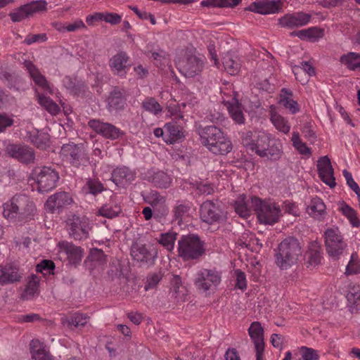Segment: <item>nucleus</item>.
<instances>
[{
    "label": "nucleus",
    "instance_id": "obj_1",
    "mask_svg": "<svg viewBox=\"0 0 360 360\" xmlns=\"http://www.w3.org/2000/svg\"><path fill=\"white\" fill-rule=\"evenodd\" d=\"M200 136L202 144L214 154L226 155L232 149L230 140L215 126H207L202 129Z\"/></svg>",
    "mask_w": 360,
    "mask_h": 360
},
{
    "label": "nucleus",
    "instance_id": "obj_2",
    "mask_svg": "<svg viewBox=\"0 0 360 360\" xmlns=\"http://www.w3.org/2000/svg\"><path fill=\"white\" fill-rule=\"evenodd\" d=\"M251 205L261 224L272 226L278 223L283 216L280 205L274 201L253 197Z\"/></svg>",
    "mask_w": 360,
    "mask_h": 360
},
{
    "label": "nucleus",
    "instance_id": "obj_3",
    "mask_svg": "<svg viewBox=\"0 0 360 360\" xmlns=\"http://www.w3.org/2000/svg\"><path fill=\"white\" fill-rule=\"evenodd\" d=\"M302 255L301 247L297 240L293 238L283 240L275 255L276 265L281 269H287L295 264Z\"/></svg>",
    "mask_w": 360,
    "mask_h": 360
},
{
    "label": "nucleus",
    "instance_id": "obj_4",
    "mask_svg": "<svg viewBox=\"0 0 360 360\" xmlns=\"http://www.w3.org/2000/svg\"><path fill=\"white\" fill-rule=\"evenodd\" d=\"M3 208V215L9 221L14 220L18 216L20 209L22 210L20 214L25 217L33 214L36 210L34 203L24 195L14 196L4 204Z\"/></svg>",
    "mask_w": 360,
    "mask_h": 360
},
{
    "label": "nucleus",
    "instance_id": "obj_5",
    "mask_svg": "<svg viewBox=\"0 0 360 360\" xmlns=\"http://www.w3.org/2000/svg\"><path fill=\"white\" fill-rule=\"evenodd\" d=\"M204 252L203 243L196 235L184 236L178 241L179 256L184 261L198 259Z\"/></svg>",
    "mask_w": 360,
    "mask_h": 360
},
{
    "label": "nucleus",
    "instance_id": "obj_6",
    "mask_svg": "<svg viewBox=\"0 0 360 360\" xmlns=\"http://www.w3.org/2000/svg\"><path fill=\"white\" fill-rule=\"evenodd\" d=\"M326 250L328 256L333 259H338L347 248V243L338 227L327 229L323 234Z\"/></svg>",
    "mask_w": 360,
    "mask_h": 360
},
{
    "label": "nucleus",
    "instance_id": "obj_7",
    "mask_svg": "<svg viewBox=\"0 0 360 360\" xmlns=\"http://www.w3.org/2000/svg\"><path fill=\"white\" fill-rule=\"evenodd\" d=\"M31 179L39 192H48L53 189L59 179L58 172L51 167H39L33 169Z\"/></svg>",
    "mask_w": 360,
    "mask_h": 360
},
{
    "label": "nucleus",
    "instance_id": "obj_8",
    "mask_svg": "<svg viewBox=\"0 0 360 360\" xmlns=\"http://www.w3.org/2000/svg\"><path fill=\"white\" fill-rule=\"evenodd\" d=\"M273 136L265 131H259L255 134L248 132L243 139V143L248 150L255 152L259 157L266 155L265 150L271 143Z\"/></svg>",
    "mask_w": 360,
    "mask_h": 360
},
{
    "label": "nucleus",
    "instance_id": "obj_9",
    "mask_svg": "<svg viewBox=\"0 0 360 360\" xmlns=\"http://www.w3.org/2000/svg\"><path fill=\"white\" fill-rule=\"evenodd\" d=\"M67 230L75 240L86 239L91 230L89 220L85 216L73 214L67 220Z\"/></svg>",
    "mask_w": 360,
    "mask_h": 360
},
{
    "label": "nucleus",
    "instance_id": "obj_10",
    "mask_svg": "<svg viewBox=\"0 0 360 360\" xmlns=\"http://www.w3.org/2000/svg\"><path fill=\"white\" fill-rule=\"evenodd\" d=\"M220 282L221 275L218 271L202 269L197 273L194 283L198 289L207 292L216 288Z\"/></svg>",
    "mask_w": 360,
    "mask_h": 360
},
{
    "label": "nucleus",
    "instance_id": "obj_11",
    "mask_svg": "<svg viewBox=\"0 0 360 360\" xmlns=\"http://www.w3.org/2000/svg\"><path fill=\"white\" fill-rule=\"evenodd\" d=\"M56 250L60 257L65 255L70 265L79 264L84 256V250L72 243L63 240L57 243Z\"/></svg>",
    "mask_w": 360,
    "mask_h": 360
},
{
    "label": "nucleus",
    "instance_id": "obj_12",
    "mask_svg": "<svg viewBox=\"0 0 360 360\" xmlns=\"http://www.w3.org/2000/svg\"><path fill=\"white\" fill-rule=\"evenodd\" d=\"M311 15L304 12L288 13L278 19V25L283 28L294 29L307 25Z\"/></svg>",
    "mask_w": 360,
    "mask_h": 360
},
{
    "label": "nucleus",
    "instance_id": "obj_13",
    "mask_svg": "<svg viewBox=\"0 0 360 360\" xmlns=\"http://www.w3.org/2000/svg\"><path fill=\"white\" fill-rule=\"evenodd\" d=\"M180 72L186 77H193L202 69L203 61L195 56H188L176 62Z\"/></svg>",
    "mask_w": 360,
    "mask_h": 360
},
{
    "label": "nucleus",
    "instance_id": "obj_14",
    "mask_svg": "<svg viewBox=\"0 0 360 360\" xmlns=\"http://www.w3.org/2000/svg\"><path fill=\"white\" fill-rule=\"evenodd\" d=\"M282 6V0H259L252 2L248 10L261 15H269L281 12Z\"/></svg>",
    "mask_w": 360,
    "mask_h": 360
},
{
    "label": "nucleus",
    "instance_id": "obj_15",
    "mask_svg": "<svg viewBox=\"0 0 360 360\" xmlns=\"http://www.w3.org/2000/svg\"><path fill=\"white\" fill-rule=\"evenodd\" d=\"M89 125L98 134L108 139L115 140L124 134L122 131L113 124L98 120H91L89 122Z\"/></svg>",
    "mask_w": 360,
    "mask_h": 360
},
{
    "label": "nucleus",
    "instance_id": "obj_16",
    "mask_svg": "<svg viewBox=\"0 0 360 360\" xmlns=\"http://www.w3.org/2000/svg\"><path fill=\"white\" fill-rule=\"evenodd\" d=\"M131 255L134 260L143 264H152L157 257V250L152 245H134Z\"/></svg>",
    "mask_w": 360,
    "mask_h": 360
},
{
    "label": "nucleus",
    "instance_id": "obj_17",
    "mask_svg": "<svg viewBox=\"0 0 360 360\" xmlns=\"http://www.w3.org/2000/svg\"><path fill=\"white\" fill-rule=\"evenodd\" d=\"M73 200L70 193L59 192L50 196L45 203V208L50 212H60L63 208L70 205Z\"/></svg>",
    "mask_w": 360,
    "mask_h": 360
},
{
    "label": "nucleus",
    "instance_id": "obj_18",
    "mask_svg": "<svg viewBox=\"0 0 360 360\" xmlns=\"http://www.w3.org/2000/svg\"><path fill=\"white\" fill-rule=\"evenodd\" d=\"M197 103L196 98L193 94H188L185 101L179 105H169L167 107V117H174V119H181L184 117V113L188 112L194 108Z\"/></svg>",
    "mask_w": 360,
    "mask_h": 360
},
{
    "label": "nucleus",
    "instance_id": "obj_19",
    "mask_svg": "<svg viewBox=\"0 0 360 360\" xmlns=\"http://www.w3.org/2000/svg\"><path fill=\"white\" fill-rule=\"evenodd\" d=\"M60 155L65 160L78 166L84 158V153L82 146L70 143L62 146Z\"/></svg>",
    "mask_w": 360,
    "mask_h": 360
},
{
    "label": "nucleus",
    "instance_id": "obj_20",
    "mask_svg": "<svg viewBox=\"0 0 360 360\" xmlns=\"http://www.w3.org/2000/svg\"><path fill=\"white\" fill-rule=\"evenodd\" d=\"M319 176L321 179L330 188L335 186L333 169L328 156L321 157L317 163Z\"/></svg>",
    "mask_w": 360,
    "mask_h": 360
},
{
    "label": "nucleus",
    "instance_id": "obj_21",
    "mask_svg": "<svg viewBox=\"0 0 360 360\" xmlns=\"http://www.w3.org/2000/svg\"><path fill=\"white\" fill-rule=\"evenodd\" d=\"M10 156L22 162H30L34 159L32 148L20 145H9L6 148Z\"/></svg>",
    "mask_w": 360,
    "mask_h": 360
},
{
    "label": "nucleus",
    "instance_id": "obj_22",
    "mask_svg": "<svg viewBox=\"0 0 360 360\" xmlns=\"http://www.w3.org/2000/svg\"><path fill=\"white\" fill-rule=\"evenodd\" d=\"M269 119L278 131L284 134H288L290 132L291 126L288 120L278 113L274 105H271L269 108Z\"/></svg>",
    "mask_w": 360,
    "mask_h": 360
},
{
    "label": "nucleus",
    "instance_id": "obj_23",
    "mask_svg": "<svg viewBox=\"0 0 360 360\" xmlns=\"http://www.w3.org/2000/svg\"><path fill=\"white\" fill-rule=\"evenodd\" d=\"M200 216L201 219L207 224H213L220 218L217 207L212 201H205L200 206Z\"/></svg>",
    "mask_w": 360,
    "mask_h": 360
},
{
    "label": "nucleus",
    "instance_id": "obj_24",
    "mask_svg": "<svg viewBox=\"0 0 360 360\" xmlns=\"http://www.w3.org/2000/svg\"><path fill=\"white\" fill-rule=\"evenodd\" d=\"M129 57L124 52H120L113 56L109 62L111 70L118 75H124L129 67Z\"/></svg>",
    "mask_w": 360,
    "mask_h": 360
},
{
    "label": "nucleus",
    "instance_id": "obj_25",
    "mask_svg": "<svg viewBox=\"0 0 360 360\" xmlns=\"http://www.w3.org/2000/svg\"><path fill=\"white\" fill-rule=\"evenodd\" d=\"M254 196L248 198L245 194H239L233 202V207L236 212L243 218H248L252 213L251 198Z\"/></svg>",
    "mask_w": 360,
    "mask_h": 360
},
{
    "label": "nucleus",
    "instance_id": "obj_26",
    "mask_svg": "<svg viewBox=\"0 0 360 360\" xmlns=\"http://www.w3.org/2000/svg\"><path fill=\"white\" fill-rule=\"evenodd\" d=\"M135 179V173L126 167L116 168L112 174V181L118 186H124Z\"/></svg>",
    "mask_w": 360,
    "mask_h": 360
},
{
    "label": "nucleus",
    "instance_id": "obj_27",
    "mask_svg": "<svg viewBox=\"0 0 360 360\" xmlns=\"http://www.w3.org/2000/svg\"><path fill=\"white\" fill-rule=\"evenodd\" d=\"M25 65L30 73V77L33 79L35 84L38 86V88H41V89L46 90L52 94L53 90L47 83L45 77L39 72V70L35 68L32 62L25 61Z\"/></svg>",
    "mask_w": 360,
    "mask_h": 360
},
{
    "label": "nucleus",
    "instance_id": "obj_28",
    "mask_svg": "<svg viewBox=\"0 0 360 360\" xmlns=\"http://www.w3.org/2000/svg\"><path fill=\"white\" fill-rule=\"evenodd\" d=\"M224 102L232 120L237 124H243L245 121L244 114L238 101L236 98H233L231 101Z\"/></svg>",
    "mask_w": 360,
    "mask_h": 360
},
{
    "label": "nucleus",
    "instance_id": "obj_29",
    "mask_svg": "<svg viewBox=\"0 0 360 360\" xmlns=\"http://www.w3.org/2000/svg\"><path fill=\"white\" fill-rule=\"evenodd\" d=\"M32 357L34 360H52L46 347L39 340H32L30 344Z\"/></svg>",
    "mask_w": 360,
    "mask_h": 360
},
{
    "label": "nucleus",
    "instance_id": "obj_30",
    "mask_svg": "<svg viewBox=\"0 0 360 360\" xmlns=\"http://www.w3.org/2000/svg\"><path fill=\"white\" fill-rule=\"evenodd\" d=\"M296 79L302 84H305L309 80V77L315 74L314 69L308 62H303L301 66H294L292 68Z\"/></svg>",
    "mask_w": 360,
    "mask_h": 360
},
{
    "label": "nucleus",
    "instance_id": "obj_31",
    "mask_svg": "<svg viewBox=\"0 0 360 360\" xmlns=\"http://www.w3.org/2000/svg\"><path fill=\"white\" fill-rule=\"evenodd\" d=\"M290 35L297 37L302 40L316 41L323 37V31L318 27H312L297 32H293Z\"/></svg>",
    "mask_w": 360,
    "mask_h": 360
},
{
    "label": "nucleus",
    "instance_id": "obj_32",
    "mask_svg": "<svg viewBox=\"0 0 360 360\" xmlns=\"http://www.w3.org/2000/svg\"><path fill=\"white\" fill-rule=\"evenodd\" d=\"M266 155L261 158H266L271 160H277L280 159L283 153V146L281 141L273 136L271 143L267 146L265 150Z\"/></svg>",
    "mask_w": 360,
    "mask_h": 360
},
{
    "label": "nucleus",
    "instance_id": "obj_33",
    "mask_svg": "<svg viewBox=\"0 0 360 360\" xmlns=\"http://www.w3.org/2000/svg\"><path fill=\"white\" fill-rule=\"evenodd\" d=\"M20 278V276L15 266L6 265L0 269V284L15 282Z\"/></svg>",
    "mask_w": 360,
    "mask_h": 360
},
{
    "label": "nucleus",
    "instance_id": "obj_34",
    "mask_svg": "<svg viewBox=\"0 0 360 360\" xmlns=\"http://www.w3.org/2000/svg\"><path fill=\"white\" fill-rule=\"evenodd\" d=\"M338 210L347 219L352 227L358 228L360 226V219L356 212L352 207L345 202H340L338 204Z\"/></svg>",
    "mask_w": 360,
    "mask_h": 360
},
{
    "label": "nucleus",
    "instance_id": "obj_35",
    "mask_svg": "<svg viewBox=\"0 0 360 360\" xmlns=\"http://www.w3.org/2000/svg\"><path fill=\"white\" fill-rule=\"evenodd\" d=\"M224 70L231 75H237L240 70L239 59L235 55L227 53L222 59Z\"/></svg>",
    "mask_w": 360,
    "mask_h": 360
},
{
    "label": "nucleus",
    "instance_id": "obj_36",
    "mask_svg": "<svg viewBox=\"0 0 360 360\" xmlns=\"http://www.w3.org/2000/svg\"><path fill=\"white\" fill-rule=\"evenodd\" d=\"M279 103L292 114H295L300 111L298 103L293 99L292 92L285 89L281 90Z\"/></svg>",
    "mask_w": 360,
    "mask_h": 360
},
{
    "label": "nucleus",
    "instance_id": "obj_37",
    "mask_svg": "<svg viewBox=\"0 0 360 360\" xmlns=\"http://www.w3.org/2000/svg\"><path fill=\"white\" fill-rule=\"evenodd\" d=\"M248 333L255 347L260 349L262 346H264V330L259 322H253L248 329Z\"/></svg>",
    "mask_w": 360,
    "mask_h": 360
},
{
    "label": "nucleus",
    "instance_id": "obj_38",
    "mask_svg": "<svg viewBox=\"0 0 360 360\" xmlns=\"http://www.w3.org/2000/svg\"><path fill=\"white\" fill-rule=\"evenodd\" d=\"M165 128L166 131L165 141L167 143L172 144L178 142L184 137L181 129L173 123L165 124Z\"/></svg>",
    "mask_w": 360,
    "mask_h": 360
},
{
    "label": "nucleus",
    "instance_id": "obj_39",
    "mask_svg": "<svg viewBox=\"0 0 360 360\" xmlns=\"http://www.w3.org/2000/svg\"><path fill=\"white\" fill-rule=\"evenodd\" d=\"M307 212L313 218L320 219L325 214L326 205L321 198L316 197L311 200Z\"/></svg>",
    "mask_w": 360,
    "mask_h": 360
},
{
    "label": "nucleus",
    "instance_id": "obj_40",
    "mask_svg": "<svg viewBox=\"0 0 360 360\" xmlns=\"http://www.w3.org/2000/svg\"><path fill=\"white\" fill-rule=\"evenodd\" d=\"M340 62L349 70L360 71V53L349 52L344 54Z\"/></svg>",
    "mask_w": 360,
    "mask_h": 360
},
{
    "label": "nucleus",
    "instance_id": "obj_41",
    "mask_svg": "<svg viewBox=\"0 0 360 360\" xmlns=\"http://www.w3.org/2000/svg\"><path fill=\"white\" fill-rule=\"evenodd\" d=\"M348 307L352 313L360 309V286L353 288L347 295Z\"/></svg>",
    "mask_w": 360,
    "mask_h": 360
},
{
    "label": "nucleus",
    "instance_id": "obj_42",
    "mask_svg": "<svg viewBox=\"0 0 360 360\" xmlns=\"http://www.w3.org/2000/svg\"><path fill=\"white\" fill-rule=\"evenodd\" d=\"M87 321L88 317L82 314H75L70 316H65L61 318L62 323L68 326H84L87 323Z\"/></svg>",
    "mask_w": 360,
    "mask_h": 360
},
{
    "label": "nucleus",
    "instance_id": "obj_43",
    "mask_svg": "<svg viewBox=\"0 0 360 360\" xmlns=\"http://www.w3.org/2000/svg\"><path fill=\"white\" fill-rule=\"evenodd\" d=\"M121 212V207L119 205L109 202L101 207L98 210V214L108 218L117 217Z\"/></svg>",
    "mask_w": 360,
    "mask_h": 360
},
{
    "label": "nucleus",
    "instance_id": "obj_44",
    "mask_svg": "<svg viewBox=\"0 0 360 360\" xmlns=\"http://www.w3.org/2000/svg\"><path fill=\"white\" fill-rule=\"evenodd\" d=\"M176 240V233L174 231H169L162 233L160 236L158 242L168 251H172L174 248Z\"/></svg>",
    "mask_w": 360,
    "mask_h": 360
},
{
    "label": "nucleus",
    "instance_id": "obj_45",
    "mask_svg": "<svg viewBox=\"0 0 360 360\" xmlns=\"http://www.w3.org/2000/svg\"><path fill=\"white\" fill-rule=\"evenodd\" d=\"M170 292L175 298L183 299L186 290L184 286L181 285V278L178 276L173 277L172 281V287Z\"/></svg>",
    "mask_w": 360,
    "mask_h": 360
},
{
    "label": "nucleus",
    "instance_id": "obj_46",
    "mask_svg": "<svg viewBox=\"0 0 360 360\" xmlns=\"http://www.w3.org/2000/svg\"><path fill=\"white\" fill-rule=\"evenodd\" d=\"M39 282V280L37 276L34 275L32 276L22 293V297L29 300L37 294Z\"/></svg>",
    "mask_w": 360,
    "mask_h": 360
},
{
    "label": "nucleus",
    "instance_id": "obj_47",
    "mask_svg": "<svg viewBox=\"0 0 360 360\" xmlns=\"http://www.w3.org/2000/svg\"><path fill=\"white\" fill-rule=\"evenodd\" d=\"M360 274V259L356 252H353L346 266L345 274L354 275Z\"/></svg>",
    "mask_w": 360,
    "mask_h": 360
},
{
    "label": "nucleus",
    "instance_id": "obj_48",
    "mask_svg": "<svg viewBox=\"0 0 360 360\" xmlns=\"http://www.w3.org/2000/svg\"><path fill=\"white\" fill-rule=\"evenodd\" d=\"M291 141L295 149L302 155L309 156L311 155V149L304 143L297 132H293Z\"/></svg>",
    "mask_w": 360,
    "mask_h": 360
},
{
    "label": "nucleus",
    "instance_id": "obj_49",
    "mask_svg": "<svg viewBox=\"0 0 360 360\" xmlns=\"http://www.w3.org/2000/svg\"><path fill=\"white\" fill-rule=\"evenodd\" d=\"M38 94V101L39 104L43 106L51 115H57L60 111L58 105L52 100Z\"/></svg>",
    "mask_w": 360,
    "mask_h": 360
},
{
    "label": "nucleus",
    "instance_id": "obj_50",
    "mask_svg": "<svg viewBox=\"0 0 360 360\" xmlns=\"http://www.w3.org/2000/svg\"><path fill=\"white\" fill-rule=\"evenodd\" d=\"M30 17L47 10V2L45 0L34 1L25 4Z\"/></svg>",
    "mask_w": 360,
    "mask_h": 360
},
{
    "label": "nucleus",
    "instance_id": "obj_51",
    "mask_svg": "<svg viewBox=\"0 0 360 360\" xmlns=\"http://www.w3.org/2000/svg\"><path fill=\"white\" fill-rule=\"evenodd\" d=\"M9 16L13 22H18L29 18L30 15L25 4H24L11 11Z\"/></svg>",
    "mask_w": 360,
    "mask_h": 360
},
{
    "label": "nucleus",
    "instance_id": "obj_52",
    "mask_svg": "<svg viewBox=\"0 0 360 360\" xmlns=\"http://www.w3.org/2000/svg\"><path fill=\"white\" fill-rule=\"evenodd\" d=\"M103 190V185L96 180H89L82 188V192L84 194L96 195L101 193Z\"/></svg>",
    "mask_w": 360,
    "mask_h": 360
},
{
    "label": "nucleus",
    "instance_id": "obj_53",
    "mask_svg": "<svg viewBox=\"0 0 360 360\" xmlns=\"http://www.w3.org/2000/svg\"><path fill=\"white\" fill-rule=\"evenodd\" d=\"M142 105L146 110L154 115H158L162 110V108L159 103L152 97L146 98L143 101Z\"/></svg>",
    "mask_w": 360,
    "mask_h": 360
},
{
    "label": "nucleus",
    "instance_id": "obj_54",
    "mask_svg": "<svg viewBox=\"0 0 360 360\" xmlns=\"http://www.w3.org/2000/svg\"><path fill=\"white\" fill-rule=\"evenodd\" d=\"M306 257L309 264L314 266L320 264L322 259V256L316 245L314 246V249L307 252Z\"/></svg>",
    "mask_w": 360,
    "mask_h": 360
},
{
    "label": "nucleus",
    "instance_id": "obj_55",
    "mask_svg": "<svg viewBox=\"0 0 360 360\" xmlns=\"http://www.w3.org/2000/svg\"><path fill=\"white\" fill-rule=\"evenodd\" d=\"M301 356L303 360H319V355L316 350L307 347H301L300 348Z\"/></svg>",
    "mask_w": 360,
    "mask_h": 360
},
{
    "label": "nucleus",
    "instance_id": "obj_56",
    "mask_svg": "<svg viewBox=\"0 0 360 360\" xmlns=\"http://www.w3.org/2000/svg\"><path fill=\"white\" fill-rule=\"evenodd\" d=\"M162 279V274L156 273L148 276L145 285V290H149L156 287Z\"/></svg>",
    "mask_w": 360,
    "mask_h": 360
},
{
    "label": "nucleus",
    "instance_id": "obj_57",
    "mask_svg": "<svg viewBox=\"0 0 360 360\" xmlns=\"http://www.w3.org/2000/svg\"><path fill=\"white\" fill-rule=\"evenodd\" d=\"M54 264L49 260H43L37 265L36 270L44 274H51L54 269Z\"/></svg>",
    "mask_w": 360,
    "mask_h": 360
},
{
    "label": "nucleus",
    "instance_id": "obj_58",
    "mask_svg": "<svg viewBox=\"0 0 360 360\" xmlns=\"http://www.w3.org/2000/svg\"><path fill=\"white\" fill-rule=\"evenodd\" d=\"M122 16L115 13H103V21L110 23L111 25H117L122 20Z\"/></svg>",
    "mask_w": 360,
    "mask_h": 360
},
{
    "label": "nucleus",
    "instance_id": "obj_59",
    "mask_svg": "<svg viewBox=\"0 0 360 360\" xmlns=\"http://www.w3.org/2000/svg\"><path fill=\"white\" fill-rule=\"evenodd\" d=\"M245 245L247 248H250L252 251L258 252L262 247V244L260 240L255 237L254 235H250V240L244 242Z\"/></svg>",
    "mask_w": 360,
    "mask_h": 360
},
{
    "label": "nucleus",
    "instance_id": "obj_60",
    "mask_svg": "<svg viewBox=\"0 0 360 360\" xmlns=\"http://www.w3.org/2000/svg\"><path fill=\"white\" fill-rule=\"evenodd\" d=\"M122 103L123 99L120 92H114L108 98V105L110 108H117V105Z\"/></svg>",
    "mask_w": 360,
    "mask_h": 360
},
{
    "label": "nucleus",
    "instance_id": "obj_61",
    "mask_svg": "<svg viewBox=\"0 0 360 360\" xmlns=\"http://www.w3.org/2000/svg\"><path fill=\"white\" fill-rule=\"evenodd\" d=\"M190 210L189 206L186 205H179L175 207L174 210V216L176 219L182 220L187 214Z\"/></svg>",
    "mask_w": 360,
    "mask_h": 360
},
{
    "label": "nucleus",
    "instance_id": "obj_62",
    "mask_svg": "<svg viewBox=\"0 0 360 360\" xmlns=\"http://www.w3.org/2000/svg\"><path fill=\"white\" fill-rule=\"evenodd\" d=\"M235 274L236 276V286L241 290L245 289L247 288V281L245 274L240 270H236Z\"/></svg>",
    "mask_w": 360,
    "mask_h": 360
},
{
    "label": "nucleus",
    "instance_id": "obj_63",
    "mask_svg": "<svg viewBox=\"0 0 360 360\" xmlns=\"http://www.w3.org/2000/svg\"><path fill=\"white\" fill-rule=\"evenodd\" d=\"M283 209L285 212L292 214L293 216H298L300 214L297 206L293 202L289 201L284 202Z\"/></svg>",
    "mask_w": 360,
    "mask_h": 360
},
{
    "label": "nucleus",
    "instance_id": "obj_64",
    "mask_svg": "<svg viewBox=\"0 0 360 360\" xmlns=\"http://www.w3.org/2000/svg\"><path fill=\"white\" fill-rule=\"evenodd\" d=\"M31 141L36 145L38 148H44L46 147L48 145V138L47 136L44 135H37V136H34L31 138Z\"/></svg>",
    "mask_w": 360,
    "mask_h": 360
}]
</instances>
